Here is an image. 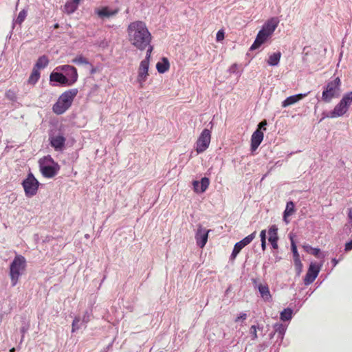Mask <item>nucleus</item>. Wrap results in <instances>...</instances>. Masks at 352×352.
<instances>
[{
  "mask_svg": "<svg viewBox=\"0 0 352 352\" xmlns=\"http://www.w3.org/2000/svg\"><path fill=\"white\" fill-rule=\"evenodd\" d=\"M127 40L134 48L143 51L151 43L153 36L146 24L142 21L131 22L126 28Z\"/></svg>",
  "mask_w": 352,
  "mask_h": 352,
  "instance_id": "nucleus-1",
  "label": "nucleus"
},
{
  "mask_svg": "<svg viewBox=\"0 0 352 352\" xmlns=\"http://www.w3.org/2000/svg\"><path fill=\"white\" fill-rule=\"evenodd\" d=\"M279 23L278 18L276 16L267 19L258 31L250 50H254L267 42L272 36Z\"/></svg>",
  "mask_w": 352,
  "mask_h": 352,
  "instance_id": "nucleus-2",
  "label": "nucleus"
},
{
  "mask_svg": "<svg viewBox=\"0 0 352 352\" xmlns=\"http://www.w3.org/2000/svg\"><path fill=\"white\" fill-rule=\"evenodd\" d=\"M77 89H71L63 92L53 105L52 110L57 115L64 113L72 105L78 94Z\"/></svg>",
  "mask_w": 352,
  "mask_h": 352,
  "instance_id": "nucleus-3",
  "label": "nucleus"
},
{
  "mask_svg": "<svg viewBox=\"0 0 352 352\" xmlns=\"http://www.w3.org/2000/svg\"><path fill=\"white\" fill-rule=\"evenodd\" d=\"M352 104V91L344 94L340 101L335 106L333 109L329 111L326 118H336L344 116Z\"/></svg>",
  "mask_w": 352,
  "mask_h": 352,
  "instance_id": "nucleus-4",
  "label": "nucleus"
},
{
  "mask_svg": "<svg viewBox=\"0 0 352 352\" xmlns=\"http://www.w3.org/2000/svg\"><path fill=\"white\" fill-rule=\"evenodd\" d=\"M39 167L42 175L47 178L54 177L60 169L59 165L50 155L39 160Z\"/></svg>",
  "mask_w": 352,
  "mask_h": 352,
  "instance_id": "nucleus-5",
  "label": "nucleus"
},
{
  "mask_svg": "<svg viewBox=\"0 0 352 352\" xmlns=\"http://www.w3.org/2000/svg\"><path fill=\"white\" fill-rule=\"evenodd\" d=\"M340 94V80L335 78L327 85L322 94V99L325 102H330L334 98H338Z\"/></svg>",
  "mask_w": 352,
  "mask_h": 352,
  "instance_id": "nucleus-6",
  "label": "nucleus"
},
{
  "mask_svg": "<svg viewBox=\"0 0 352 352\" xmlns=\"http://www.w3.org/2000/svg\"><path fill=\"white\" fill-rule=\"evenodd\" d=\"M211 140V132L205 129L202 131L195 143V151L197 153L204 152L208 147Z\"/></svg>",
  "mask_w": 352,
  "mask_h": 352,
  "instance_id": "nucleus-7",
  "label": "nucleus"
},
{
  "mask_svg": "<svg viewBox=\"0 0 352 352\" xmlns=\"http://www.w3.org/2000/svg\"><path fill=\"white\" fill-rule=\"evenodd\" d=\"M40 183L34 177L33 174L29 173L27 178L23 180V190L27 197L34 196L38 190Z\"/></svg>",
  "mask_w": 352,
  "mask_h": 352,
  "instance_id": "nucleus-8",
  "label": "nucleus"
},
{
  "mask_svg": "<svg viewBox=\"0 0 352 352\" xmlns=\"http://www.w3.org/2000/svg\"><path fill=\"white\" fill-rule=\"evenodd\" d=\"M56 71H61L65 73L66 80H67V86L73 85L78 80V75L76 69L69 65H60L55 68Z\"/></svg>",
  "mask_w": 352,
  "mask_h": 352,
  "instance_id": "nucleus-9",
  "label": "nucleus"
},
{
  "mask_svg": "<svg viewBox=\"0 0 352 352\" xmlns=\"http://www.w3.org/2000/svg\"><path fill=\"white\" fill-rule=\"evenodd\" d=\"M22 270V259L20 256H16L10 265V278L12 285L14 286L16 285L19 280V278L21 275Z\"/></svg>",
  "mask_w": 352,
  "mask_h": 352,
  "instance_id": "nucleus-10",
  "label": "nucleus"
},
{
  "mask_svg": "<svg viewBox=\"0 0 352 352\" xmlns=\"http://www.w3.org/2000/svg\"><path fill=\"white\" fill-rule=\"evenodd\" d=\"M149 63L147 61H141L138 69V76L136 81L139 85L140 88H143L144 83L149 76L148 68Z\"/></svg>",
  "mask_w": 352,
  "mask_h": 352,
  "instance_id": "nucleus-11",
  "label": "nucleus"
},
{
  "mask_svg": "<svg viewBox=\"0 0 352 352\" xmlns=\"http://www.w3.org/2000/svg\"><path fill=\"white\" fill-rule=\"evenodd\" d=\"M210 232V230L204 228L201 225L199 224L197 226L195 238L196 243L199 248H203L206 245Z\"/></svg>",
  "mask_w": 352,
  "mask_h": 352,
  "instance_id": "nucleus-12",
  "label": "nucleus"
},
{
  "mask_svg": "<svg viewBox=\"0 0 352 352\" xmlns=\"http://www.w3.org/2000/svg\"><path fill=\"white\" fill-rule=\"evenodd\" d=\"M320 267L321 265H319L316 263H311L304 278V283L305 285H309L315 280L320 272Z\"/></svg>",
  "mask_w": 352,
  "mask_h": 352,
  "instance_id": "nucleus-13",
  "label": "nucleus"
},
{
  "mask_svg": "<svg viewBox=\"0 0 352 352\" xmlns=\"http://www.w3.org/2000/svg\"><path fill=\"white\" fill-rule=\"evenodd\" d=\"M256 232H252L251 234L247 236L241 241L237 242L234 247L233 251L231 254V257L232 258H236V256L238 255V254L240 252V251L246 245L250 244L253 239L256 237Z\"/></svg>",
  "mask_w": 352,
  "mask_h": 352,
  "instance_id": "nucleus-14",
  "label": "nucleus"
},
{
  "mask_svg": "<svg viewBox=\"0 0 352 352\" xmlns=\"http://www.w3.org/2000/svg\"><path fill=\"white\" fill-rule=\"evenodd\" d=\"M51 146L56 151H61L65 147V138L64 135L58 133L57 134H52L50 136Z\"/></svg>",
  "mask_w": 352,
  "mask_h": 352,
  "instance_id": "nucleus-15",
  "label": "nucleus"
},
{
  "mask_svg": "<svg viewBox=\"0 0 352 352\" xmlns=\"http://www.w3.org/2000/svg\"><path fill=\"white\" fill-rule=\"evenodd\" d=\"M95 14L100 19L109 18L117 14L118 9H111L109 7L104 6L95 10Z\"/></svg>",
  "mask_w": 352,
  "mask_h": 352,
  "instance_id": "nucleus-16",
  "label": "nucleus"
},
{
  "mask_svg": "<svg viewBox=\"0 0 352 352\" xmlns=\"http://www.w3.org/2000/svg\"><path fill=\"white\" fill-rule=\"evenodd\" d=\"M210 180L208 177H203L201 181L195 180L192 182L193 190L196 193H203L208 188Z\"/></svg>",
  "mask_w": 352,
  "mask_h": 352,
  "instance_id": "nucleus-17",
  "label": "nucleus"
},
{
  "mask_svg": "<svg viewBox=\"0 0 352 352\" xmlns=\"http://www.w3.org/2000/svg\"><path fill=\"white\" fill-rule=\"evenodd\" d=\"M263 133L259 130L256 129L251 137V149L252 151H255L258 146L261 144L263 140Z\"/></svg>",
  "mask_w": 352,
  "mask_h": 352,
  "instance_id": "nucleus-18",
  "label": "nucleus"
},
{
  "mask_svg": "<svg viewBox=\"0 0 352 352\" xmlns=\"http://www.w3.org/2000/svg\"><path fill=\"white\" fill-rule=\"evenodd\" d=\"M81 0H67L63 8V12L67 14H73L79 6Z\"/></svg>",
  "mask_w": 352,
  "mask_h": 352,
  "instance_id": "nucleus-19",
  "label": "nucleus"
},
{
  "mask_svg": "<svg viewBox=\"0 0 352 352\" xmlns=\"http://www.w3.org/2000/svg\"><path fill=\"white\" fill-rule=\"evenodd\" d=\"M50 80L51 82L59 83L62 85L67 86V80H66V76L62 74L61 71H56L54 69L50 76Z\"/></svg>",
  "mask_w": 352,
  "mask_h": 352,
  "instance_id": "nucleus-20",
  "label": "nucleus"
},
{
  "mask_svg": "<svg viewBox=\"0 0 352 352\" xmlns=\"http://www.w3.org/2000/svg\"><path fill=\"white\" fill-rule=\"evenodd\" d=\"M307 94L308 93H305L289 96L282 102V107H287L288 106L294 104L300 100H302V98H304L305 97H306Z\"/></svg>",
  "mask_w": 352,
  "mask_h": 352,
  "instance_id": "nucleus-21",
  "label": "nucleus"
},
{
  "mask_svg": "<svg viewBox=\"0 0 352 352\" xmlns=\"http://www.w3.org/2000/svg\"><path fill=\"white\" fill-rule=\"evenodd\" d=\"M268 241L271 243L273 248H278V228L276 226H272L268 230Z\"/></svg>",
  "mask_w": 352,
  "mask_h": 352,
  "instance_id": "nucleus-22",
  "label": "nucleus"
},
{
  "mask_svg": "<svg viewBox=\"0 0 352 352\" xmlns=\"http://www.w3.org/2000/svg\"><path fill=\"white\" fill-rule=\"evenodd\" d=\"M295 212V206L292 201H289L286 204V208L283 213V221L286 224L289 223L288 217L292 215Z\"/></svg>",
  "mask_w": 352,
  "mask_h": 352,
  "instance_id": "nucleus-23",
  "label": "nucleus"
},
{
  "mask_svg": "<svg viewBox=\"0 0 352 352\" xmlns=\"http://www.w3.org/2000/svg\"><path fill=\"white\" fill-rule=\"evenodd\" d=\"M258 289L261 296L264 300L269 302L272 300V296L270 294L269 287L267 285L260 284L258 286Z\"/></svg>",
  "mask_w": 352,
  "mask_h": 352,
  "instance_id": "nucleus-24",
  "label": "nucleus"
},
{
  "mask_svg": "<svg viewBox=\"0 0 352 352\" xmlns=\"http://www.w3.org/2000/svg\"><path fill=\"white\" fill-rule=\"evenodd\" d=\"M281 58L280 52H274L269 55L267 63L270 66H277L279 64Z\"/></svg>",
  "mask_w": 352,
  "mask_h": 352,
  "instance_id": "nucleus-25",
  "label": "nucleus"
},
{
  "mask_svg": "<svg viewBox=\"0 0 352 352\" xmlns=\"http://www.w3.org/2000/svg\"><path fill=\"white\" fill-rule=\"evenodd\" d=\"M170 64L168 60L166 58H163L162 61L158 62L156 64V68L159 73L164 74L167 72L169 69Z\"/></svg>",
  "mask_w": 352,
  "mask_h": 352,
  "instance_id": "nucleus-26",
  "label": "nucleus"
},
{
  "mask_svg": "<svg viewBox=\"0 0 352 352\" xmlns=\"http://www.w3.org/2000/svg\"><path fill=\"white\" fill-rule=\"evenodd\" d=\"M40 76V72L38 71L36 68H33L31 74L27 81V84L34 86L39 80Z\"/></svg>",
  "mask_w": 352,
  "mask_h": 352,
  "instance_id": "nucleus-27",
  "label": "nucleus"
},
{
  "mask_svg": "<svg viewBox=\"0 0 352 352\" xmlns=\"http://www.w3.org/2000/svg\"><path fill=\"white\" fill-rule=\"evenodd\" d=\"M85 324L82 323L81 317L80 316L74 318L72 324V332L74 333L81 329L82 327H85Z\"/></svg>",
  "mask_w": 352,
  "mask_h": 352,
  "instance_id": "nucleus-28",
  "label": "nucleus"
},
{
  "mask_svg": "<svg viewBox=\"0 0 352 352\" xmlns=\"http://www.w3.org/2000/svg\"><path fill=\"white\" fill-rule=\"evenodd\" d=\"M275 333H277L282 341L287 330V327L281 323H276L274 325Z\"/></svg>",
  "mask_w": 352,
  "mask_h": 352,
  "instance_id": "nucleus-29",
  "label": "nucleus"
},
{
  "mask_svg": "<svg viewBox=\"0 0 352 352\" xmlns=\"http://www.w3.org/2000/svg\"><path fill=\"white\" fill-rule=\"evenodd\" d=\"M49 63V60L47 56H41L36 61L34 68H36L38 71L41 69L45 68Z\"/></svg>",
  "mask_w": 352,
  "mask_h": 352,
  "instance_id": "nucleus-30",
  "label": "nucleus"
},
{
  "mask_svg": "<svg viewBox=\"0 0 352 352\" xmlns=\"http://www.w3.org/2000/svg\"><path fill=\"white\" fill-rule=\"evenodd\" d=\"M293 310L290 308L284 309L280 314L282 321H289L292 318Z\"/></svg>",
  "mask_w": 352,
  "mask_h": 352,
  "instance_id": "nucleus-31",
  "label": "nucleus"
},
{
  "mask_svg": "<svg viewBox=\"0 0 352 352\" xmlns=\"http://www.w3.org/2000/svg\"><path fill=\"white\" fill-rule=\"evenodd\" d=\"M302 248L305 252L311 254H313L318 257L320 256V250L319 248H312L311 245L308 244H304L302 245Z\"/></svg>",
  "mask_w": 352,
  "mask_h": 352,
  "instance_id": "nucleus-32",
  "label": "nucleus"
},
{
  "mask_svg": "<svg viewBox=\"0 0 352 352\" xmlns=\"http://www.w3.org/2000/svg\"><path fill=\"white\" fill-rule=\"evenodd\" d=\"M263 327L258 325H252L250 328L249 333L251 336L252 340H255L258 338L257 331L262 330Z\"/></svg>",
  "mask_w": 352,
  "mask_h": 352,
  "instance_id": "nucleus-33",
  "label": "nucleus"
},
{
  "mask_svg": "<svg viewBox=\"0 0 352 352\" xmlns=\"http://www.w3.org/2000/svg\"><path fill=\"white\" fill-rule=\"evenodd\" d=\"M72 63L77 65H87L89 61L82 56H78L72 60Z\"/></svg>",
  "mask_w": 352,
  "mask_h": 352,
  "instance_id": "nucleus-34",
  "label": "nucleus"
},
{
  "mask_svg": "<svg viewBox=\"0 0 352 352\" xmlns=\"http://www.w3.org/2000/svg\"><path fill=\"white\" fill-rule=\"evenodd\" d=\"M146 53L145 58L143 59L142 61H146V62L147 61V63L150 64L151 53L153 50V45H151V43H149V45L146 46Z\"/></svg>",
  "mask_w": 352,
  "mask_h": 352,
  "instance_id": "nucleus-35",
  "label": "nucleus"
},
{
  "mask_svg": "<svg viewBox=\"0 0 352 352\" xmlns=\"http://www.w3.org/2000/svg\"><path fill=\"white\" fill-rule=\"evenodd\" d=\"M290 239H291V248H292V253H293V255H294V260L296 259V258H300V256H299V254L298 252V250H297V247H296V245L293 239V238L292 236H290Z\"/></svg>",
  "mask_w": 352,
  "mask_h": 352,
  "instance_id": "nucleus-36",
  "label": "nucleus"
},
{
  "mask_svg": "<svg viewBox=\"0 0 352 352\" xmlns=\"http://www.w3.org/2000/svg\"><path fill=\"white\" fill-rule=\"evenodd\" d=\"M294 261L297 274L300 275L302 270V263L300 258H296Z\"/></svg>",
  "mask_w": 352,
  "mask_h": 352,
  "instance_id": "nucleus-37",
  "label": "nucleus"
},
{
  "mask_svg": "<svg viewBox=\"0 0 352 352\" xmlns=\"http://www.w3.org/2000/svg\"><path fill=\"white\" fill-rule=\"evenodd\" d=\"M91 316V312L89 311H86L85 312H84L82 316H80L81 320H82V323H84V324L86 325L90 320Z\"/></svg>",
  "mask_w": 352,
  "mask_h": 352,
  "instance_id": "nucleus-38",
  "label": "nucleus"
},
{
  "mask_svg": "<svg viewBox=\"0 0 352 352\" xmlns=\"http://www.w3.org/2000/svg\"><path fill=\"white\" fill-rule=\"evenodd\" d=\"M21 23H22V11L19 12L16 19L14 20L13 22V25H12L13 30H14L17 25L20 28Z\"/></svg>",
  "mask_w": 352,
  "mask_h": 352,
  "instance_id": "nucleus-39",
  "label": "nucleus"
},
{
  "mask_svg": "<svg viewBox=\"0 0 352 352\" xmlns=\"http://www.w3.org/2000/svg\"><path fill=\"white\" fill-rule=\"evenodd\" d=\"M247 318H248L247 314L242 312V313H240L239 315L236 317V318L234 319V322H243Z\"/></svg>",
  "mask_w": 352,
  "mask_h": 352,
  "instance_id": "nucleus-40",
  "label": "nucleus"
},
{
  "mask_svg": "<svg viewBox=\"0 0 352 352\" xmlns=\"http://www.w3.org/2000/svg\"><path fill=\"white\" fill-rule=\"evenodd\" d=\"M225 37V32L223 30H219L216 35V40L217 41L219 42L224 39Z\"/></svg>",
  "mask_w": 352,
  "mask_h": 352,
  "instance_id": "nucleus-41",
  "label": "nucleus"
},
{
  "mask_svg": "<svg viewBox=\"0 0 352 352\" xmlns=\"http://www.w3.org/2000/svg\"><path fill=\"white\" fill-rule=\"evenodd\" d=\"M238 70V65L236 63L232 64L228 69V72L230 74H235Z\"/></svg>",
  "mask_w": 352,
  "mask_h": 352,
  "instance_id": "nucleus-42",
  "label": "nucleus"
},
{
  "mask_svg": "<svg viewBox=\"0 0 352 352\" xmlns=\"http://www.w3.org/2000/svg\"><path fill=\"white\" fill-rule=\"evenodd\" d=\"M6 96L7 98H8L9 99H10L11 100H14L15 98H16V96H15V94L14 91H10L9 90L8 91H7L6 93Z\"/></svg>",
  "mask_w": 352,
  "mask_h": 352,
  "instance_id": "nucleus-43",
  "label": "nucleus"
},
{
  "mask_svg": "<svg viewBox=\"0 0 352 352\" xmlns=\"http://www.w3.org/2000/svg\"><path fill=\"white\" fill-rule=\"evenodd\" d=\"M352 250V239L349 241L348 243H346L345 245V250L346 251H349Z\"/></svg>",
  "mask_w": 352,
  "mask_h": 352,
  "instance_id": "nucleus-44",
  "label": "nucleus"
},
{
  "mask_svg": "<svg viewBox=\"0 0 352 352\" xmlns=\"http://www.w3.org/2000/svg\"><path fill=\"white\" fill-rule=\"evenodd\" d=\"M266 125H267V122L265 120L262 121L261 122L259 123L258 129L261 130V129H263L264 130H265Z\"/></svg>",
  "mask_w": 352,
  "mask_h": 352,
  "instance_id": "nucleus-45",
  "label": "nucleus"
},
{
  "mask_svg": "<svg viewBox=\"0 0 352 352\" xmlns=\"http://www.w3.org/2000/svg\"><path fill=\"white\" fill-rule=\"evenodd\" d=\"M260 237H261V240H264V241H266V230H263L261 233H260Z\"/></svg>",
  "mask_w": 352,
  "mask_h": 352,
  "instance_id": "nucleus-46",
  "label": "nucleus"
},
{
  "mask_svg": "<svg viewBox=\"0 0 352 352\" xmlns=\"http://www.w3.org/2000/svg\"><path fill=\"white\" fill-rule=\"evenodd\" d=\"M348 217L349 219V222L351 224L352 226V208H349V211H348Z\"/></svg>",
  "mask_w": 352,
  "mask_h": 352,
  "instance_id": "nucleus-47",
  "label": "nucleus"
},
{
  "mask_svg": "<svg viewBox=\"0 0 352 352\" xmlns=\"http://www.w3.org/2000/svg\"><path fill=\"white\" fill-rule=\"evenodd\" d=\"M261 248L263 250H265L266 248V241L261 240Z\"/></svg>",
  "mask_w": 352,
  "mask_h": 352,
  "instance_id": "nucleus-48",
  "label": "nucleus"
},
{
  "mask_svg": "<svg viewBox=\"0 0 352 352\" xmlns=\"http://www.w3.org/2000/svg\"><path fill=\"white\" fill-rule=\"evenodd\" d=\"M332 262H333L334 266H336L338 264V261L336 258H333L332 260Z\"/></svg>",
  "mask_w": 352,
  "mask_h": 352,
  "instance_id": "nucleus-49",
  "label": "nucleus"
},
{
  "mask_svg": "<svg viewBox=\"0 0 352 352\" xmlns=\"http://www.w3.org/2000/svg\"><path fill=\"white\" fill-rule=\"evenodd\" d=\"M14 351V348H12L11 350H10V352H12Z\"/></svg>",
  "mask_w": 352,
  "mask_h": 352,
  "instance_id": "nucleus-50",
  "label": "nucleus"
},
{
  "mask_svg": "<svg viewBox=\"0 0 352 352\" xmlns=\"http://www.w3.org/2000/svg\"><path fill=\"white\" fill-rule=\"evenodd\" d=\"M19 1H20V0H18L16 6H18Z\"/></svg>",
  "mask_w": 352,
  "mask_h": 352,
  "instance_id": "nucleus-51",
  "label": "nucleus"
}]
</instances>
